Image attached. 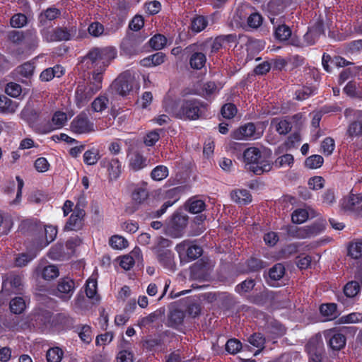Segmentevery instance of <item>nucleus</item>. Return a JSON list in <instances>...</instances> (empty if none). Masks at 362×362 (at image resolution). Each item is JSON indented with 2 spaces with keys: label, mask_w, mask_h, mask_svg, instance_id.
I'll return each mask as SVG.
<instances>
[{
  "label": "nucleus",
  "mask_w": 362,
  "mask_h": 362,
  "mask_svg": "<svg viewBox=\"0 0 362 362\" xmlns=\"http://www.w3.org/2000/svg\"><path fill=\"white\" fill-rule=\"evenodd\" d=\"M157 257L160 264L165 268L170 271L175 269L174 255L171 250H164L163 251H158Z\"/></svg>",
  "instance_id": "nucleus-21"
},
{
  "label": "nucleus",
  "mask_w": 362,
  "mask_h": 362,
  "mask_svg": "<svg viewBox=\"0 0 362 362\" xmlns=\"http://www.w3.org/2000/svg\"><path fill=\"white\" fill-rule=\"evenodd\" d=\"M163 312L161 310H157L146 317H141L137 323V325L141 328L146 327L161 318Z\"/></svg>",
  "instance_id": "nucleus-30"
},
{
  "label": "nucleus",
  "mask_w": 362,
  "mask_h": 362,
  "mask_svg": "<svg viewBox=\"0 0 362 362\" xmlns=\"http://www.w3.org/2000/svg\"><path fill=\"white\" fill-rule=\"evenodd\" d=\"M256 128L253 123H248L245 125L241 126L239 129L234 131L232 134L233 138L238 140H241L244 139H247L249 137H252L255 132Z\"/></svg>",
  "instance_id": "nucleus-23"
},
{
  "label": "nucleus",
  "mask_w": 362,
  "mask_h": 362,
  "mask_svg": "<svg viewBox=\"0 0 362 362\" xmlns=\"http://www.w3.org/2000/svg\"><path fill=\"white\" fill-rule=\"evenodd\" d=\"M166 43V37L161 34L155 35L148 41L150 47L155 50H160L163 49L165 46Z\"/></svg>",
  "instance_id": "nucleus-39"
},
{
  "label": "nucleus",
  "mask_w": 362,
  "mask_h": 362,
  "mask_svg": "<svg viewBox=\"0 0 362 362\" xmlns=\"http://www.w3.org/2000/svg\"><path fill=\"white\" fill-rule=\"evenodd\" d=\"M185 317V313L180 309L172 310L169 315L168 321L172 327L181 325Z\"/></svg>",
  "instance_id": "nucleus-38"
},
{
  "label": "nucleus",
  "mask_w": 362,
  "mask_h": 362,
  "mask_svg": "<svg viewBox=\"0 0 362 362\" xmlns=\"http://www.w3.org/2000/svg\"><path fill=\"white\" fill-rule=\"evenodd\" d=\"M337 305L334 303L322 304L320 307V311L324 316H327L330 319L336 317Z\"/></svg>",
  "instance_id": "nucleus-56"
},
{
  "label": "nucleus",
  "mask_w": 362,
  "mask_h": 362,
  "mask_svg": "<svg viewBox=\"0 0 362 362\" xmlns=\"http://www.w3.org/2000/svg\"><path fill=\"white\" fill-rule=\"evenodd\" d=\"M165 54L163 52H156L141 60V64L145 66H158L165 60Z\"/></svg>",
  "instance_id": "nucleus-32"
},
{
  "label": "nucleus",
  "mask_w": 362,
  "mask_h": 362,
  "mask_svg": "<svg viewBox=\"0 0 362 362\" xmlns=\"http://www.w3.org/2000/svg\"><path fill=\"white\" fill-rule=\"evenodd\" d=\"M134 77L128 72L121 74L112 83V88L119 95L126 96L133 88Z\"/></svg>",
  "instance_id": "nucleus-9"
},
{
  "label": "nucleus",
  "mask_w": 362,
  "mask_h": 362,
  "mask_svg": "<svg viewBox=\"0 0 362 362\" xmlns=\"http://www.w3.org/2000/svg\"><path fill=\"white\" fill-rule=\"evenodd\" d=\"M144 38L136 34H129L121 43L122 50L127 55H136L141 52L140 45Z\"/></svg>",
  "instance_id": "nucleus-11"
},
{
  "label": "nucleus",
  "mask_w": 362,
  "mask_h": 362,
  "mask_svg": "<svg viewBox=\"0 0 362 362\" xmlns=\"http://www.w3.org/2000/svg\"><path fill=\"white\" fill-rule=\"evenodd\" d=\"M231 199L235 203L246 205L252 200L251 195L247 189H238L231 192Z\"/></svg>",
  "instance_id": "nucleus-28"
},
{
  "label": "nucleus",
  "mask_w": 362,
  "mask_h": 362,
  "mask_svg": "<svg viewBox=\"0 0 362 362\" xmlns=\"http://www.w3.org/2000/svg\"><path fill=\"white\" fill-rule=\"evenodd\" d=\"M103 167L107 168L110 180H116L121 174V163L117 158L103 159L101 163Z\"/></svg>",
  "instance_id": "nucleus-19"
},
{
  "label": "nucleus",
  "mask_w": 362,
  "mask_h": 362,
  "mask_svg": "<svg viewBox=\"0 0 362 362\" xmlns=\"http://www.w3.org/2000/svg\"><path fill=\"white\" fill-rule=\"evenodd\" d=\"M189 211L192 214H198L205 209V203L201 199H191L188 201Z\"/></svg>",
  "instance_id": "nucleus-54"
},
{
  "label": "nucleus",
  "mask_w": 362,
  "mask_h": 362,
  "mask_svg": "<svg viewBox=\"0 0 362 362\" xmlns=\"http://www.w3.org/2000/svg\"><path fill=\"white\" fill-rule=\"evenodd\" d=\"M168 175V170L165 166L158 165L156 167L151 173L152 179L155 180H162L165 179Z\"/></svg>",
  "instance_id": "nucleus-58"
},
{
  "label": "nucleus",
  "mask_w": 362,
  "mask_h": 362,
  "mask_svg": "<svg viewBox=\"0 0 362 362\" xmlns=\"http://www.w3.org/2000/svg\"><path fill=\"white\" fill-rule=\"evenodd\" d=\"M324 162L323 158L320 155H313L305 159V165L310 169L320 168Z\"/></svg>",
  "instance_id": "nucleus-51"
},
{
  "label": "nucleus",
  "mask_w": 362,
  "mask_h": 362,
  "mask_svg": "<svg viewBox=\"0 0 362 362\" xmlns=\"http://www.w3.org/2000/svg\"><path fill=\"white\" fill-rule=\"evenodd\" d=\"M360 291L359 283L356 281H351L347 283L344 288V293L348 298H354Z\"/></svg>",
  "instance_id": "nucleus-43"
},
{
  "label": "nucleus",
  "mask_w": 362,
  "mask_h": 362,
  "mask_svg": "<svg viewBox=\"0 0 362 362\" xmlns=\"http://www.w3.org/2000/svg\"><path fill=\"white\" fill-rule=\"evenodd\" d=\"M204 49L208 51L210 49V54H215L218 52L223 47V42L219 36H217L215 39L211 38L206 39L203 42H200Z\"/></svg>",
  "instance_id": "nucleus-29"
},
{
  "label": "nucleus",
  "mask_w": 362,
  "mask_h": 362,
  "mask_svg": "<svg viewBox=\"0 0 362 362\" xmlns=\"http://www.w3.org/2000/svg\"><path fill=\"white\" fill-rule=\"evenodd\" d=\"M362 202V197L360 194H351L349 198L344 201L342 207L345 210L352 211L356 205Z\"/></svg>",
  "instance_id": "nucleus-44"
},
{
  "label": "nucleus",
  "mask_w": 362,
  "mask_h": 362,
  "mask_svg": "<svg viewBox=\"0 0 362 362\" xmlns=\"http://www.w3.org/2000/svg\"><path fill=\"white\" fill-rule=\"evenodd\" d=\"M176 250L181 257L186 252L187 257L189 260H194L199 257L202 254V248L198 245H190L189 241H183L176 246Z\"/></svg>",
  "instance_id": "nucleus-15"
},
{
  "label": "nucleus",
  "mask_w": 362,
  "mask_h": 362,
  "mask_svg": "<svg viewBox=\"0 0 362 362\" xmlns=\"http://www.w3.org/2000/svg\"><path fill=\"white\" fill-rule=\"evenodd\" d=\"M248 341L252 346L257 348H261V349L257 350L255 352L254 356H257L260 352V351L264 348L265 339L260 333H255L249 337Z\"/></svg>",
  "instance_id": "nucleus-47"
},
{
  "label": "nucleus",
  "mask_w": 362,
  "mask_h": 362,
  "mask_svg": "<svg viewBox=\"0 0 362 362\" xmlns=\"http://www.w3.org/2000/svg\"><path fill=\"white\" fill-rule=\"evenodd\" d=\"M35 70V66L30 62H25L16 69V72L21 76L30 78L33 76Z\"/></svg>",
  "instance_id": "nucleus-49"
},
{
  "label": "nucleus",
  "mask_w": 362,
  "mask_h": 362,
  "mask_svg": "<svg viewBox=\"0 0 362 362\" xmlns=\"http://www.w3.org/2000/svg\"><path fill=\"white\" fill-rule=\"evenodd\" d=\"M321 35H325L323 23L321 21H317L313 27H312L304 35V40L308 45H312L315 43V39L308 40L310 37H319Z\"/></svg>",
  "instance_id": "nucleus-24"
},
{
  "label": "nucleus",
  "mask_w": 362,
  "mask_h": 362,
  "mask_svg": "<svg viewBox=\"0 0 362 362\" xmlns=\"http://www.w3.org/2000/svg\"><path fill=\"white\" fill-rule=\"evenodd\" d=\"M272 125L275 126L276 131L281 135L287 134L292 128L291 122L286 119L274 118L272 121Z\"/></svg>",
  "instance_id": "nucleus-34"
},
{
  "label": "nucleus",
  "mask_w": 362,
  "mask_h": 362,
  "mask_svg": "<svg viewBox=\"0 0 362 362\" xmlns=\"http://www.w3.org/2000/svg\"><path fill=\"white\" fill-rule=\"evenodd\" d=\"M348 254L354 259H358L362 257V242L356 241L349 244Z\"/></svg>",
  "instance_id": "nucleus-50"
},
{
  "label": "nucleus",
  "mask_w": 362,
  "mask_h": 362,
  "mask_svg": "<svg viewBox=\"0 0 362 362\" xmlns=\"http://www.w3.org/2000/svg\"><path fill=\"white\" fill-rule=\"evenodd\" d=\"M116 55V49L112 47H93L82 57L81 63L86 69L105 71Z\"/></svg>",
  "instance_id": "nucleus-2"
},
{
  "label": "nucleus",
  "mask_w": 362,
  "mask_h": 362,
  "mask_svg": "<svg viewBox=\"0 0 362 362\" xmlns=\"http://www.w3.org/2000/svg\"><path fill=\"white\" fill-rule=\"evenodd\" d=\"M293 163V156L291 154L287 153L278 157L275 160L274 165L277 168H281L286 166L291 167Z\"/></svg>",
  "instance_id": "nucleus-59"
},
{
  "label": "nucleus",
  "mask_w": 362,
  "mask_h": 362,
  "mask_svg": "<svg viewBox=\"0 0 362 362\" xmlns=\"http://www.w3.org/2000/svg\"><path fill=\"white\" fill-rule=\"evenodd\" d=\"M242 347L241 342L235 338L228 339L226 344V350L231 354H235Z\"/></svg>",
  "instance_id": "nucleus-62"
},
{
  "label": "nucleus",
  "mask_w": 362,
  "mask_h": 362,
  "mask_svg": "<svg viewBox=\"0 0 362 362\" xmlns=\"http://www.w3.org/2000/svg\"><path fill=\"white\" fill-rule=\"evenodd\" d=\"M75 288L74 281L66 277L62 279L58 284L56 296L64 301L71 298Z\"/></svg>",
  "instance_id": "nucleus-13"
},
{
  "label": "nucleus",
  "mask_w": 362,
  "mask_h": 362,
  "mask_svg": "<svg viewBox=\"0 0 362 362\" xmlns=\"http://www.w3.org/2000/svg\"><path fill=\"white\" fill-rule=\"evenodd\" d=\"M57 234V229L52 226H43V234L39 238L37 243L38 248H42L54 241Z\"/></svg>",
  "instance_id": "nucleus-18"
},
{
  "label": "nucleus",
  "mask_w": 362,
  "mask_h": 362,
  "mask_svg": "<svg viewBox=\"0 0 362 362\" xmlns=\"http://www.w3.org/2000/svg\"><path fill=\"white\" fill-rule=\"evenodd\" d=\"M44 115L40 108H34L31 106H25L21 112V118L27 122L30 126H34Z\"/></svg>",
  "instance_id": "nucleus-17"
},
{
  "label": "nucleus",
  "mask_w": 362,
  "mask_h": 362,
  "mask_svg": "<svg viewBox=\"0 0 362 362\" xmlns=\"http://www.w3.org/2000/svg\"><path fill=\"white\" fill-rule=\"evenodd\" d=\"M206 52L200 42L192 43L181 50L182 57L189 58L191 68L197 70H199L204 66L206 62Z\"/></svg>",
  "instance_id": "nucleus-4"
},
{
  "label": "nucleus",
  "mask_w": 362,
  "mask_h": 362,
  "mask_svg": "<svg viewBox=\"0 0 362 362\" xmlns=\"http://www.w3.org/2000/svg\"><path fill=\"white\" fill-rule=\"evenodd\" d=\"M148 165V160L143 155L139 153H134L129 159V166L133 171H139Z\"/></svg>",
  "instance_id": "nucleus-26"
},
{
  "label": "nucleus",
  "mask_w": 362,
  "mask_h": 362,
  "mask_svg": "<svg viewBox=\"0 0 362 362\" xmlns=\"http://www.w3.org/2000/svg\"><path fill=\"white\" fill-rule=\"evenodd\" d=\"M285 273V267L281 263L274 264L269 271V276L272 280L281 279Z\"/></svg>",
  "instance_id": "nucleus-42"
},
{
  "label": "nucleus",
  "mask_w": 362,
  "mask_h": 362,
  "mask_svg": "<svg viewBox=\"0 0 362 362\" xmlns=\"http://www.w3.org/2000/svg\"><path fill=\"white\" fill-rule=\"evenodd\" d=\"M247 265L250 272L259 271L266 267L265 262L255 257L249 259L247 262Z\"/></svg>",
  "instance_id": "nucleus-63"
},
{
  "label": "nucleus",
  "mask_w": 362,
  "mask_h": 362,
  "mask_svg": "<svg viewBox=\"0 0 362 362\" xmlns=\"http://www.w3.org/2000/svg\"><path fill=\"white\" fill-rule=\"evenodd\" d=\"M109 100L105 96L96 98L91 104V107L94 112H102L107 107Z\"/></svg>",
  "instance_id": "nucleus-52"
},
{
  "label": "nucleus",
  "mask_w": 362,
  "mask_h": 362,
  "mask_svg": "<svg viewBox=\"0 0 362 362\" xmlns=\"http://www.w3.org/2000/svg\"><path fill=\"white\" fill-rule=\"evenodd\" d=\"M25 308V303L21 297H16L10 301V310L14 314L22 313Z\"/></svg>",
  "instance_id": "nucleus-40"
},
{
  "label": "nucleus",
  "mask_w": 362,
  "mask_h": 362,
  "mask_svg": "<svg viewBox=\"0 0 362 362\" xmlns=\"http://www.w3.org/2000/svg\"><path fill=\"white\" fill-rule=\"evenodd\" d=\"M19 231L25 235L33 237L37 243L40 236L43 234V225L37 219H26L21 223Z\"/></svg>",
  "instance_id": "nucleus-7"
},
{
  "label": "nucleus",
  "mask_w": 362,
  "mask_h": 362,
  "mask_svg": "<svg viewBox=\"0 0 362 362\" xmlns=\"http://www.w3.org/2000/svg\"><path fill=\"white\" fill-rule=\"evenodd\" d=\"M271 23L275 28V37L280 41H285L288 39L291 35V30L290 28L284 24L282 17L276 18L274 17L270 18Z\"/></svg>",
  "instance_id": "nucleus-16"
},
{
  "label": "nucleus",
  "mask_w": 362,
  "mask_h": 362,
  "mask_svg": "<svg viewBox=\"0 0 362 362\" xmlns=\"http://www.w3.org/2000/svg\"><path fill=\"white\" fill-rule=\"evenodd\" d=\"M148 192L146 188L139 187H136L132 194V199L136 203H141L148 197Z\"/></svg>",
  "instance_id": "nucleus-57"
},
{
  "label": "nucleus",
  "mask_w": 362,
  "mask_h": 362,
  "mask_svg": "<svg viewBox=\"0 0 362 362\" xmlns=\"http://www.w3.org/2000/svg\"><path fill=\"white\" fill-rule=\"evenodd\" d=\"M308 354H323V342L320 334H317L310 339L306 344Z\"/></svg>",
  "instance_id": "nucleus-25"
},
{
  "label": "nucleus",
  "mask_w": 362,
  "mask_h": 362,
  "mask_svg": "<svg viewBox=\"0 0 362 362\" xmlns=\"http://www.w3.org/2000/svg\"><path fill=\"white\" fill-rule=\"evenodd\" d=\"M85 215V211L79 208L78 204H76L74 212L66 223L64 230L75 231L81 230L83 226V217Z\"/></svg>",
  "instance_id": "nucleus-12"
},
{
  "label": "nucleus",
  "mask_w": 362,
  "mask_h": 362,
  "mask_svg": "<svg viewBox=\"0 0 362 362\" xmlns=\"http://www.w3.org/2000/svg\"><path fill=\"white\" fill-rule=\"evenodd\" d=\"M64 352L59 347L50 348L46 354L48 362H60L63 358Z\"/></svg>",
  "instance_id": "nucleus-45"
},
{
  "label": "nucleus",
  "mask_w": 362,
  "mask_h": 362,
  "mask_svg": "<svg viewBox=\"0 0 362 362\" xmlns=\"http://www.w3.org/2000/svg\"><path fill=\"white\" fill-rule=\"evenodd\" d=\"M285 229L290 237L298 239H306L320 234L323 230L324 227L320 223H314L304 227L287 226Z\"/></svg>",
  "instance_id": "nucleus-6"
},
{
  "label": "nucleus",
  "mask_w": 362,
  "mask_h": 362,
  "mask_svg": "<svg viewBox=\"0 0 362 362\" xmlns=\"http://www.w3.org/2000/svg\"><path fill=\"white\" fill-rule=\"evenodd\" d=\"M49 257L55 260L61 259L64 256V247L62 244H57L53 246L49 252Z\"/></svg>",
  "instance_id": "nucleus-64"
},
{
  "label": "nucleus",
  "mask_w": 362,
  "mask_h": 362,
  "mask_svg": "<svg viewBox=\"0 0 362 362\" xmlns=\"http://www.w3.org/2000/svg\"><path fill=\"white\" fill-rule=\"evenodd\" d=\"M255 285V280L250 279L243 281L235 287V291L239 294H243L251 291Z\"/></svg>",
  "instance_id": "nucleus-53"
},
{
  "label": "nucleus",
  "mask_w": 362,
  "mask_h": 362,
  "mask_svg": "<svg viewBox=\"0 0 362 362\" xmlns=\"http://www.w3.org/2000/svg\"><path fill=\"white\" fill-rule=\"evenodd\" d=\"M42 277L45 280H52L57 278L59 274V269L54 265L45 267L41 271Z\"/></svg>",
  "instance_id": "nucleus-48"
},
{
  "label": "nucleus",
  "mask_w": 362,
  "mask_h": 362,
  "mask_svg": "<svg viewBox=\"0 0 362 362\" xmlns=\"http://www.w3.org/2000/svg\"><path fill=\"white\" fill-rule=\"evenodd\" d=\"M61 15V11L57 8H48L42 12L38 17L40 23L42 25L47 24V21H53Z\"/></svg>",
  "instance_id": "nucleus-27"
},
{
  "label": "nucleus",
  "mask_w": 362,
  "mask_h": 362,
  "mask_svg": "<svg viewBox=\"0 0 362 362\" xmlns=\"http://www.w3.org/2000/svg\"><path fill=\"white\" fill-rule=\"evenodd\" d=\"M286 7V4L284 0H271L267 4L268 11L272 15L281 13Z\"/></svg>",
  "instance_id": "nucleus-37"
},
{
  "label": "nucleus",
  "mask_w": 362,
  "mask_h": 362,
  "mask_svg": "<svg viewBox=\"0 0 362 362\" xmlns=\"http://www.w3.org/2000/svg\"><path fill=\"white\" fill-rule=\"evenodd\" d=\"M325 336L328 341V345L333 350H341L346 345V337L335 330L329 329L326 331Z\"/></svg>",
  "instance_id": "nucleus-14"
},
{
  "label": "nucleus",
  "mask_w": 362,
  "mask_h": 362,
  "mask_svg": "<svg viewBox=\"0 0 362 362\" xmlns=\"http://www.w3.org/2000/svg\"><path fill=\"white\" fill-rule=\"evenodd\" d=\"M208 25V19L204 16H196L191 21L190 28L194 33L204 30Z\"/></svg>",
  "instance_id": "nucleus-35"
},
{
  "label": "nucleus",
  "mask_w": 362,
  "mask_h": 362,
  "mask_svg": "<svg viewBox=\"0 0 362 362\" xmlns=\"http://www.w3.org/2000/svg\"><path fill=\"white\" fill-rule=\"evenodd\" d=\"M139 250L134 249L131 252L130 255L123 256L120 259L119 265L125 270L130 269L134 264V257H132V255H136L139 254Z\"/></svg>",
  "instance_id": "nucleus-55"
},
{
  "label": "nucleus",
  "mask_w": 362,
  "mask_h": 362,
  "mask_svg": "<svg viewBox=\"0 0 362 362\" xmlns=\"http://www.w3.org/2000/svg\"><path fill=\"white\" fill-rule=\"evenodd\" d=\"M207 105L198 100H183L168 105L165 111L172 116L182 119L196 120L200 118Z\"/></svg>",
  "instance_id": "nucleus-1"
},
{
  "label": "nucleus",
  "mask_w": 362,
  "mask_h": 362,
  "mask_svg": "<svg viewBox=\"0 0 362 362\" xmlns=\"http://www.w3.org/2000/svg\"><path fill=\"white\" fill-rule=\"evenodd\" d=\"M357 121L352 122L348 127L347 134L351 136H359L362 134V111L358 112Z\"/></svg>",
  "instance_id": "nucleus-33"
},
{
  "label": "nucleus",
  "mask_w": 362,
  "mask_h": 362,
  "mask_svg": "<svg viewBox=\"0 0 362 362\" xmlns=\"http://www.w3.org/2000/svg\"><path fill=\"white\" fill-rule=\"evenodd\" d=\"M109 243L112 247L117 250H121L128 246L127 240L119 235L112 236Z\"/></svg>",
  "instance_id": "nucleus-61"
},
{
  "label": "nucleus",
  "mask_w": 362,
  "mask_h": 362,
  "mask_svg": "<svg viewBox=\"0 0 362 362\" xmlns=\"http://www.w3.org/2000/svg\"><path fill=\"white\" fill-rule=\"evenodd\" d=\"M93 96L85 83L78 84L75 93L76 105L78 107H83Z\"/></svg>",
  "instance_id": "nucleus-20"
},
{
  "label": "nucleus",
  "mask_w": 362,
  "mask_h": 362,
  "mask_svg": "<svg viewBox=\"0 0 362 362\" xmlns=\"http://www.w3.org/2000/svg\"><path fill=\"white\" fill-rule=\"evenodd\" d=\"M28 34L30 35L31 39L35 42V43L37 44V36L35 33H27L26 35H24L23 32L12 30L9 32L8 37L12 42L19 44L27 37Z\"/></svg>",
  "instance_id": "nucleus-36"
},
{
  "label": "nucleus",
  "mask_w": 362,
  "mask_h": 362,
  "mask_svg": "<svg viewBox=\"0 0 362 362\" xmlns=\"http://www.w3.org/2000/svg\"><path fill=\"white\" fill-rule=\"evenodd\" d=\"M308 211L303 209L295 210L291 216L292 222L298 224L304 223L308 219Z\"/></svg>",
  "instance_id": "nucleus-60"
},
{
  "label": "nucleus",
  "mask_w": 362,
  "mask_h": 362,
  "mask_svg": "<svg viewBox=\"0 0 362 362\" xmlns=\"http://www.w3.org/2000/svg\"><path fill=\"white\" fill-rule=\"evenodd\" d=\"M86 294L88 298L99 300L97 295V281L95 279H89L86 285Z\"/></svg>",
  "instance_id": "nucleus-46"
},
{
  "label": "nucleus",
  "mask_w": 362,
  "mask_h": 362,
  "mask_svg": "<svg viewBox=\"0 0 362 362\" xmlns=\"http://www.w3.org/2000/svg\"><path fill=\"white\" fill-rule=\"evenodd\" d=\"M67 121L66 114L64 112H56L52 118V122L45 127V132L63 127Z\"/></svg>",
  "instance_id": "nucleus-22"
},
{
  "label": "nucleus",
  "mask_w": 362,
  "mask_h": 362,
  "mask_svg": "<svg viewBox=\"0 0 362 362\" xmlns=\"http://www.w3.org/2000/svg\"><path fill=\"white\" fill-rule=\"evenodd\" d=\"M18 105L11 99L4 95H0V112L13 113L17 109Z\"/></svg>",
  "instance_id": "nucleus-31"
},
{
  "label": "nucleus",
  "mask_w": 362,
  "mask_h": 362,
  "mask_svg": "<svg viewBox=\"0 0 362 362\" xmlns=\"http://www.w3.org/2000/svg\"><path fill=\"white\" fill-rule=\"evenodd\" d=\"M243 158L248 165L247 169L255 175H260L268 173L272 168V163L262 158L257 148L250 147L245 150Z\"/></svg>",
  "instance_id": "nucleus-3"
},
{
  "label": "nucleus",
  "mask_w": 362,
  "mask_h": 362,
  "mask_svg": "<svg viewBox=\"0 0 362 362\" xmlns=\"http://www.w3.org/2000/svg\"><path fill=\"white\" fill-rule=\"evenodd\" d=\"M71 130L76 134H88L94 132V124L90 122L86 113L81 112L71 122Z\"/></svg>",
  "instance_id": "nucleus-10"
},
{
  "label": "nucleus",
  "mask_w": 362,
  "mask_h": 362,
  "mask_svg": "<svg viewBox=\"0 0 362 362\" xmlns=\"http://www.w3.org/2000/svg\"><path fill=\"white\" fill-rule=\"evenodd\" d=\"M100 158L99 151L95 148L88 150L83 154V160L88 165H95Z\"/></svg>",
  "instance_id": "nucleus-41"
},
{
  "label": "nucleus",
  "mask_w": 362,
  "mask_h": 362,
  "mask_svg": "<svg viewBox=\"0 0 362 362\" xmlns=\"http://www.w3.org/2000/svg\"><path fill=\"white\" fill-rule=\"evenodd\" d=\"M76 27L71 25L69 27H56L52 30L44 28L41 34L44 40L47 42L57 41H69L76 35Z\"/></svg>",
  "instance_id": "nucleus-5"
},
{
  "label": "nucleus",
  "mask_w": 362,
  "mask_h": 362,
  "mask_svg": "<svg viewBox=\"0 0 362 362\" xmlns=\"http://www.w3.org/2000/svg\"><path fill=\"white\" fill-rule=\"evenodd\" d=\"M188 217L181 214H174L169 223L166 233L172 238H178L182 235L185 228L187 226Z\"/></svg>",
  "instance_id": "nucleus-8"
}]
</instances>
